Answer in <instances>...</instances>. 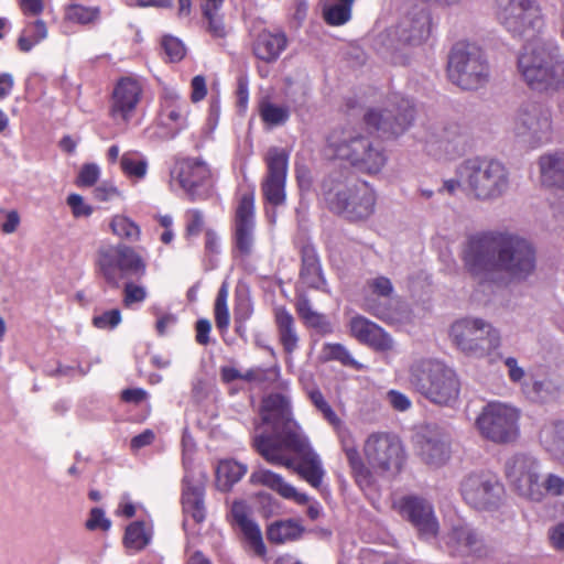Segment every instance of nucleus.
Returning <instances> with one entry per match:
<instances>
[{"instance_id":"nucleus-1","label":"nucleus","mask_w":564,"mask_h":564,"mask_svg":"<svg viewBox=\"0 0 564 564\" xmlns=\"http://www.w3.org/2000/svg\"><path fill=\"white\" fill-rule=\"evenodd\" d=\"M467 271L480 285L525 282L536 269L534 243L517 232L490 231L473 238L465 252Z\"/></svg>"},{"instance_id":"nucleus-2","label":"nucleus","mask_w":564,"mask_h":564,"mask_svg":"<svg viewBox=\"0 0 564 564\" xmlns=\"http://www.w3.org/2000/svg\"><path fill=\"white\" fill-rule=\"evenodd\" d=\"M253 445L268 463L292 469L312 487H321L325 476L322 460L300 426H291L281 444L261 434L254 437Z\"/></svg>"},{"instance_id":"nucleus-3","label":"nucleus","mask_w":564,"mask_h":564,"mask_svg":"<svg viewBox=\"0 0 564 564\" xmlns=\"http://www.w3.org/2000/svg\"><path fill=\"white\" fill-rule=\"evenodd\" d=\"M517 69L532 88L557 86L564 83V55L555 41L539 37L522 47Z\"/></svg>"},{"instance_id":"nucleus-4","label":"nucleus","mask_w":564,"mask_h":564,"mask_svg":"<svg viewBox=\"0 0 564 564\" xmlns=\"http://www.w3.org/2000/svg\"><path fill=\"white\" fill-rule=\"evenodd\" d=\"M326 154L368 174L379 173L387 162L380 144L355 129L333 131L327 139Z\"/></svg>"},{"instance_id":"nucleus-5","label":"nucleus","mask_w":564,"mask_h":564,"mask_svg":"<svg viewBox=\"0 0 564 564\" xmlns=\"http://www.w3.org/2000/svg\"><path fill=\"white\" fill-rule=\"evenodd\" d=\"M468 194L476 200L491 203L501 198L509 188V172L498 160L474 158L457 170Z\"/></svg>"},{"instance_id":"nucleus-6","label":"nucleus","mask_w":564,"mask_h":564,"mask_svg":"<svg viewBox=\"0 0 564 564\" xmlns=\"http://www.w3.org/2000/svg\"><path fill=\"white\" fill-rule=\"evenodd\" d=\"M323 191L330 208L350 220L367 219L375 212V191L364 181L330 175Z\"/></svg>"},{"instance_id":"nucleus-7","label":"nucleus","mask_w":564,"mask_h":564,"mask_svg":"<svg viewBox=\"0 0 564 564\" xmlns=\"http://www.w3.org/2000/svg\"><path fill=\"white\" fill-rule=\"evenodd\" d=\"M448 336L462 355L477 360L489 358L502 344L501 333L496 326L474 316L456 319Z\"/></svg>"},{"instance_id":"nucleus-8","label":"nucleus","mask_w":564,"mask_h":564,"mask_svg":"<svg viewBox=\"0 0 564 564\" xmlns=\"http://www.w3.org/2000/svg\"><path fill=\"white\" fill-rule=\"evenodd\" d=\"M410 384L426 399L436 404L447 405L459 393L455 371L440 360L416 361L410 369Z\"/></svg>"},{"instance_id":"nucleus-9","label":"nucleus","mask_w":564,"mask_h":564,"mask_svg":"<svg viewBox=\"0 0 564 564\" xmlns=\"http://www.w3.org/2000/svg\"><path fill=\"white\" fill-rule=\"evenodd\" d=\"M449 80L465 90H475L489 80V65L484 52L475 44L456 43L448 56Z\"/></svg>"},{"instance_id":"nucleus-10","label":"nucleus","mask_w":564,"mask_h":564,"mask_svg":"<svg viewBox=\"0 0 564 564\" xmlns=\"http://www.w3.org/2000/svg\"><path fill=\"white\" fill-rule=\"evenodd\" d=\"M521 412L512 404L492 401L487 403L476 419L479 434L495 444H512L520 436Z\"/></svg>"},{"instance_id":"nucleus-11","label":"nucleus","mask_w":564,"mask_h":564,"mask_svg":"<svg viewBox=\"0 0 564 564\" xmlns=\"http://www.w3.org/2000/svg\"><path fill=\"white\" fill-rule=\"evenodd\" d=\"M499 23L514 37H534L544 25L536 0H495Z\"/></svg>"},{"instance_id":"nucleus-12","label":"nucleus","mask_w":564,"mask_h":564,"mask_svg":"<svg viewBox=\"0 0 564 564\" xmlns=\"http://www.w3.org/2000/svg\"><path fill=\"white\" fill-rule=\"evenodd\" d=\"M97 268L106 283L119 288L127 278H141L145 273L142 258L123 243L102 247L98 250Z\"/></svg>"},{"instance_id":"nucleus-13","label":"nucleus","mask_w":564,"mask_h":564,"mask_svg":"<svg viewBox=\"0 0 564 564\" xmlns=\"http://www.w3.org/2000/svg\"><path fill=\"white\" fill-rule=\"evenodd\" d=\"M431 17L426 10H417L405 17L401 22L381 33L375 39V47L380 53H392L405 44H420L429 37Z\"/></svg>"},{"instance_id":"nucleus-14","label":"nucleus","mask_w":564,"mask_h":564,"mask_svg":"<svg viewBox=\"0 0 564 564\" xmlns=\"http://www.w3.org/2000/svg\"><path fill=\"white\" fill-rule=\"evenodd\" d=\"M513 131L531 148L546 143L552 132L550 109L538 101L522 102L514 115Z\"/></svg>"},{"instance_id":"nucleus-15","label":"nucleus","mask_w":564,"mask_h":564,"mask_svg":"<svg viewBox=\"0 0 564 564\" xmlns=\"http://www.w3.org/2000/svg\"><path fill=\"white\" fill-rule=\"evenodd\" d=\"M541 470L540 460L528 453H516L505 462V475L510 484L519 495L535 501L543 498Z\"/></svg>"},{"instance_id":"nucleus-16","label":"nucleus","mask_w":564,"mask_h":564,"mask_svg":"<svg viewBox=\"0 0 564 564\" xmlns=\"http://www.w3.org/2000/svg\"><path fill=\"white\" fill-rule=\"evenodd\" d=\"M308 398L311 402L314 404V406L323 415L324 420H326L337 433L343 445V449L346 454L347 460L357 480L359 482L368 481L369 469L362 463V459L359 455V452L350 434V431L347 429V426L340 420V417L335 413L330 404L326 401L323 393L318 389H313L308 391Z\"/></svg>"},{"instance_id":"nucleus-17","label":"nucleus","mask_w":564,"mask_h":564,"mask_svg":"<svg viewBox=\"0 0 564 564\" xmlns=\"http://www.w3.org/2000/svg\"><path fill=\"white\" fill-rule=\"evenodd\" d=\"M414 108L409 99L393 96L387 108H372L365 115L366 123L386 137L399 135L411 124Z\"/></svg>"},{"instance_id":"nucleus-18","label":"nucleus","mask_w":564,"mask_h":564,"mask_svg":"<svg viewBox=\"0 0 564 564\" xmlns=\"http://www.w3.org/2000/svg\"><path fill=\"white\" fill-rule=\"evenodd\" d=\"M171 176L192 200L206 199L212 195V172L200 159L187 158L178 161Z\"/></svg>"},{"instance_id":"nucleus-19","label":"nucleus","mask_w":564,"mask_h":564,"mask_svg":"<svg viewBox=\"0 0 564 564\" xmlns=\"http://www.w3.org/2000/svg\"><path fill=\"white\" fill-rule=\"evenodd\" d=\"M464 500L475 509L490 510L497 508L503 497V486L491 474H471L460 485Z\"/></svg>"},{"instance_id":"nucleus-20","label":"nucleus","mask_w":564,"mask_h":564,"mask_svg":"<svg viewBox=\"0 0 564 564\" xmlns=\"http://www.w3.org/2000/svg\"><path fill=\"white\" fill-rule=\"evenodd\" d=\"M364 453L369 466L380 473L399 469L401 465V443L390 434L373 433L369 435L365 442Z\"/></svg>"},{"instance_id":"nucleus-21","label":"nucleus","mask_w":564,"mask_h":564,"mask_svg":"<svg viewBox=\"0 0 564 564\" xmlns=\"http://www.w3.org/2000/svg\"><path fill=\"white\" fill-rule=\"evenodd\" d=\"M289 155L283 149L270 148L265 154L267 175L262 182V193L273 206L285 202V182Z\"/></svg>"},{"instance_id":"nucleus-22","label":"nucleus","mask_w":564,"mask_h":564,"mask_svg":"<svg viewBox=\"0 0 564 564\" xmlns=\"http://www.w3.org/2000/svg\"><path fill=\"white\" fill-rule=\"evenodd\" d=\"M399 510L403 518L412 523L420 536L431 540L438 533V521L434 514L433 506L420 497H405L399 503Z\"/></svg>"},{"instance_id":"nucleus-23","label":"nucleus","mask_w":564,"mask_h":564,"mask_svg":"<svg viewBox=\"0 0 564 564\" xmlns=\"http://www.w3.org/2000/svg\"><path fill=\"white\" fill-rule=\"evenodd\" d=\"M425 151L437 160H453L465 153L466 138L455 124L436 129L427 135Z\"/></svg>"},{"instance_id":"nucleus-24","label":"nucleus","mask_w":564,"mask_h":564,"mask_svg":"<svg viewBox=\"0 0 564 564\" xmlns=\"http://www.w3.org/2000/svg\"><path fill=\"white\" fill-rule=\"evenodd\" d=\"M261 415L264 423L272 425V430L278 437L273 442L278 444L282 443L283 435L291 426H299L291 419V398L284 393L268 395L263 400Z\"/></svg>"},{"instance_id":"nucleus-25","label":"nucleus","mask_w":564,"mask_h":564,"mask_svg":"<svg viewBox=\"0 0 564 564\" xmlns=\"http://www.w3.org/2000/svg\"><path fill=\"white\" fill-rule=\"evenodd\" d=\"M142 95L141 83L133 77L121 78L112 93L110 116L116 121H128L133 115Z\"/></svg>"},{"instance_id":"nucleus-26","label":"nucleus","mask_w":564,"mask_h":564,"mask_svg":"<svg viewBox=\"0 0 564 564\" xmlns=\"http://www.w3.org/2000/svg\"><path fill=\"white\" fill-rule=\"evenodd\" d=\"M254 200L252 194H245L236 209L235 238L236 247L242 256L252 252L254 238Z\"/></svg>"},{"instance_id":"nucleus-27","label":"nucleus","mask_w":564,"mask_h":564,"mask_svg":"<svg viewBox=\"0 0 564 564\" xmlns=\"http://www.w3.org/2000/svg\"><path fill=\"white\" fill-rule=\"evenodd\" d=\"M189 107L174 90L166 89L161 100L159 123L171 132V138L187 127Z\"/></svg>"},{"instance_id":"nucleus-28","label":"nucleus","mask_w":564,"mask_h":564,"mask_svg":"<svg viewBox=\"0 0 564 564\" xmlns=\"http://www.w3.org/2000/svg\"><path fill=\"white\" fill-rule=\"evenodd\" d=\"M452 553L460 556H485L489 547L481 534L468 525L455 527L447 536Z\"/></svg>"},{"instance_id":"nucleus-29","label":"nucleus","mask_w":564,"mask_h":564,"mask_svg":"<svg viewBox=\"0 0 564 564\" xmlns=\"http://www.w3.org/2000/svg\"><path fill=\"white\" fill-rule=\"evenodd\" d=\"M349 327L351 336L376 350L387 351L393 348L392 338L380 326L361 315L354 316Z\"/></svg>"},{"instance_id":"nucleus-30","label":"nucleus","mask_w":564,"mask_h":564,"mask_svg":"<svg viewBox=\"0 0 564 564\" xmlns=\"http://www.w3.org/2000/svg\"><path fill=\"white\" fill-rule=\"evenodd\" d=\"M183 511L185 514L184 527L189 524V520L195 523H202L206 518L204 505V482L200 479H192L188 475L183 480Z\"/></svg>"},{"instance_id":"nucleus-31","label":"nucleus","mask_w":564,"mask_h":564,"mask_svg":"<svg viewBox=\"0 0 564 564\" xmlns=\"http://www.w3.org/2000/svg\"><path fill=\"white\" fill-rule=\"evenodd\" d=\"M250 482L253 485H262L274 491L281 497L290 500H294L299 505H305L308 502V496L303 492H299L295 487L286 482L280 475L258 467L250 475Z\"/></svg>"},{"instance_id":"nucleus-32","label":"nucleus","mask_w":564,"mask_h":564,"mask_svg":"<svg viewBox=\"0 0 564 564\" xmlns=\"http://www.w3.org/2000/svg\"><path fill=\"white\" fill-rule=\"evenodd\" d=\"M541 446L556 460L564 463V419H552L539 431Z\"/></svg>"},{"instance_id":"nucleus-33","label":"nucleus","mask_w":564,"mask_h":564,"mask_svg":"<svg viewBox=\"0 0 564 564\" xmlns=\"http://www.w3.org/2000/svg\"><path fill=\"white\" fill-rule=\"evenodd\" d=\"M235 522L242 531L249 546L258 556H263L267 552L262 533L259 525L248 517L246 506L242 502H235L231 508Z\"/></svg>"},{"instance_id":"nucleus-34","label":"nucleus","mask_w":564,"mask_h":564,"mask_svg":"<svg viewBox=\"0 0 564 564\" xmlns=\"http://www.w3.org/2000/svg\"><path fill=\"white\" fill-rule=\"evenodd\" d=\"M539 170L540 182L543 186L564 188V152L540 156Z\"/></svg>"},{"instance_id":"nucleus-35","label":"nucleus","mask_w":564,"mask_h":564,"mask_svg":"<svg viewBox=\"0 0 564 564\" xmlns=\"http://www.w3.org/2000/svg\"><path fill=\"white\" fill-rule=\"evenodd\" d=\"M423 459L434 466L445 464L451 455V440L443 433H431L421 444Z\"/></svg>"},{"instance_id":"nucleus-36","label":"nucleus","mask_w":564,"mask_h":564,"mask_svg":"<svg viewBox=\"0 0 564 564\" xmlns=\"http://www.w3.org/2000/svg\"><path fill=\"white\" fill-rule=\"evenodd\" d=\"M274 319L279 340L284 351L288 355L293 354L297 349L300 341L294 317L285 307L279 306L274 308Z\"/></svg>"},{"instance_id":"nucleus-37","label":"nucleus","mask_w":564,"mask_h":564,"mask_svg":"<svg viewBox=\"0 0 564 564\" xmlns=\"http://www.w3.org/2000/svg\"><path fill=\"white\" fill-rule=\"evenodd\" d=\"M300 278L308 288L323 289L325 285V279L322 273L318 257L312 247H304L302 249V268Z\"/></svg>"},{"instance_id":"nucleus-38","label":"nucleus","mask_w":564,"mask_h":564,"mask_svg":"<svg viewBox=\"0 0 564 564\" xmlns=\"http://www.w3.org/2000/svg\"><path fill=\"white\" fill-rule=\"evenodd\" d=\"M285 46L286 37L283 33L262 32L254 43L253 52L258 58L272 62L279 57Z\"/></svg>"},{"instance_id":"nucleus-39","label":"nucleus","mask_w":564,"mask_h":564,"mask_svg":"<svg viewBox=\"0 0 564 564\" xmlns=\"http://www.w3.org/2000/svg\"><path fill=\"white\" fill-rule=\"evenodd\" d=\"M248 466L235 459H223L216 468V486L221 491H228L247 474Z\"/></svg>"},{"instance_id":"nucleus-40","label":"nucleus","mask_w":564,"mask_h":564,"mask_svg":"<svg viewBox=\"0 0 564 564\" xmlns=\"http://www.w3.org/2000/svg\"><path fill=\"white\" fill-rule=\"evenodd\" d=\"M304 527L300 521L285 519L271 523L267 529L268 540L275 544L295 541L302 536Z\"/></svg>"},{"instance_id":"nucleus-41","label":"nucleus","mask_w":564,"mask_h":564,"mask_svg":"<svg viewBox=\"0 0 564 564\" xmlns=\"http://www.w3.org/2000/svg\"><path fill=\"white\" fill-rule=\"evenodd\" d=\"M355 0H323V18L327 24L339 26L351 19Z\"/></svg>"},{"instance_id":"nucleus-42","label":"nucleus","mask_w":564,"mask_h":564,"mask_svg":"<svg viewBox=\"0 0 564 564\" xmlns=\"http://www.w3.org/2000/svg\"><path fill=\"white\" fill-rule=\"evenodd\" d=\"M560 387L552 379H533L523 386V394L533 402H546L557 397Z\"/></svg>"},{"instance_id":"nucleus-43","label":"nucleus","mask_w":564,"mask_h":564,"mask_svg":"<svg viewBox=\"0 0 564 564\" xmlns=\"http://www.w3.org/2000/svg\"><path fill=\"white\" fill-rule=\"evenodd\" d=\"M152 539V530L143 521H135L126 529L123 543L126 547L139 552L143 550Z\"/></svg>"},{"instance_id":"nucleus-44","label":"nucleus","mask_w":564,"mask_h":564,"mask_svg":"<svg viewBox=\"0 0 564 564\" xmlns=\"http://www.w3.org/2000/svg\"><path fill=\"white\" fill-rule=\"evenodd\" d=\"M47 28L43 20L29 23L22 31L18 45L22 52H30L32 47L47 37Z\"/></svg>"},{"instance_id":"nucleus-45","label":"nucleus","mask_w":564,"mask_h":564,"mask_svg":"<svg viewBox=\"0 0 564 564\" xmlns=\"http://www.w3.org/2000/svg\"><path fill=\"white\" fill-rule=\"evenodd\" d=\"M99 15V7H86L72 2L68 3L64 9L65 21L83 25L97 21Z\"/></svg>"},{"instance_id":"nucleus-46","label":"nucleus","mask_w":564,"mask_h":564,"mask_svg":"<svg viewBox=\"0 0 564 564\" xmlns=\"http://www.w3.org/2000/svg\"><path fill=\"white\" fill-rule=\"evenodd\" d=\"M110 229L113 235L130 241H137L140 238L139 226L124 215H115L110 221Z\"/></svg>"},{"instance_id":"nucleus-47","label":"nucleus","mask_w":564,"mask_h":564,"mask_svg":"<svg viewBox=\"0 0 564 564\" xmlns=\"http://www.w3.org/2000/svg\"><path fill=\"white\" fill-rule=\"evenodd\" d=\"M364 310L384 322L393 321L390 300L377 295H366L364 299Z\"/></svg>"},{"instance_id":"nucleus-48","label":"nucleus","mask_w":564,"mask_h":564,"mask_svg":"<svg viewBox=\"0 0 564 564\" xmlns=\"http://www.w3.org/2000/svg\"><path fill=\"white\" fill-rule=\"evenodd\" d=\"M260 116L267 124L280 126L286 122L290 111L288 107L264 100L260 104Z\"/></svg>"},{"instance_id":"nucleus-49","label":"nucleus","mask_w":564,"mask_h":564,"mask_svg":"<svg viewBox=\"0 0 564 564\" xmlns=\"http://www.w3.org/2000/svg\"><path fill=\"white\" fill-rule=\"evenodd\" d=\"M122 171L130 177L142 178L147 173V161L137 152H127L121 156Z\"/></svg>"},{"instance_id":"nucleus-50","label":"nucleus","mask_w":564,"mask_h":564,"mask_svg":"<svg viewBox=\"0 0 564 564\" xmlns=\"http://www.w3.org/2000/svg\"><path fill=\"white\" fill-rule=\"evenodd\" d=\"M323 352L327 359L340 361L344 366H349L355 369H361V365L356 361L350 352L340 344H326Z\"/></svg>"},{"instance_id":"nucleus-51","label":"nucleus","mask_w":564,"mask_h":564,"mask_svg":"<svg viewBox=\"0 0 564 564\" xmlns=\"http://www.w3.org/2000/svg\"><path fill=\"white\" fill-rule=\"evenodd\" d=\"M280 375V368L274 366L271 368L256 367L247 370L242 380L254 383H271L278 379Z\"/></svg>"},{"instance_id":"nucleus-52","label":"nucleus","mask_w":564,"mask_h":564,"mask_svg":"<svg viewBox=\"0 0 564 564\" xmlns=\"http://www.w3.org/2000/svg\"><path fill=\"white\" fill-rule=\"evenodd\" d=\"M503 364L507 369V376L509 380L512 383L519 386L523 392V386L529 383L531 377L528 376L525 369L519 365L518 359L514 357H507L503 360Z\"/></svg>"},{"instance_id":"nucleus-53","label":"nucleus","mask_w":564,"mask_h":564,"mask_svg":"<svg viewBox=\"0 0 564 564\" xmlns=\"http://www.w3.org/2000/svg\"><path fill=\"white\" fill-rule=\"evenodd\" d=\"M367 294L366 295H377L379 297L390 300L393 293V285L390 279L386 276H376L369 279L366 283Z\"/></svg>"},{"instance_id":"nucleus-54","label":"nucleus","mask_w":564,"mask_h":564,"mask_svg":"<svg viewBox=\"0 0 564 564\" xmlns=\"http://www.w3.org/2000/svg\"><path fill=\"white\" fill-rule=\"evenodd\" d=\"M162 46L171 62H178L185 56V46L177 37L164 36Z\"/></svg>"},{"instance_id":"nucleus-55","label":"nucleus","mask_w":564,"mask_h":564,"mask_svg":"<svg viewBox=\"0 0 564 564\" xmlns=\"http://www.w3.org/2000/svg\"><path fill=\"white\" fill-rule=\"evenodd\" d=\"M147 297V290L144 286L133 282H127L123 289V303L127 307L135 303H142Z\"/></svg>"},{"instance_id":"nucleus-56","label":"nucleus","mask_w":564,"mask_h":564,"mask_svg":"<svg viewBox=\"0 0 564 564\" xmlns=\"http://www.w3.org/2000/svg\"><path fill=\"white\" fill-rule=\"evenodd\" d=\"M100 176V169L95 163L84 164L78 174V185L93 186Z\"/></svg>"},{"instance_id":"nucleus-57","label":"nucleus","mask_w":564,"mask_h":564,"mask_svg":"<svg viewBox=\"0 0 564 564\" xmlns=\"http://www.w3.org/2000/svg\"><path fill=\"white\" fill-rule=\"evenodd\" d=\"M94 325L97 328L106 329V328H115L121 322V314L119 310H110L104 312L101 315L95 316Z\"/></svg>"},{"instance_id":"nucleus-58","label":"nucleus","mask_w":564,"mask_h":564,"mask_svg":"<svg viewBox=\"0 0 564 564\" xmlns=\"http://www.w3.org/2000/svg\"><path fill=\"white\" fill-rule=\"evenodd\" d=\"M541 485L543 488V496L545 494L556 497L564 495V478L558 475L549 474Z\"/></svg>"},{"instance_id":"nucleus-59","label":"nucleus","mask_w":564,"mask_h":564,"mask_svg":"<svg viewBox=\"0 0 564 564\" xmlns=\"http://www.w3.org/2000/svg\"><path fill=\"white\" fill-rule=\"evenodd\" d=\"M386 400L392 409L400 412L408 411L412 405L408 395L393 389L386 393Z\"/></svg>"},{"instance_id":"nucleus-60","label":"nucleus","mask_w":564,"mask_h":564,"mask_svg":"<svg viewBox=\"0 0 564 564\" xmlns=\"http://www.w3.org/2000/svg\"><path fill=\"white\" fill-rule=\"evenodd\" d=\"M111 527V521L105 517V512L99 508H94L90 511V517L86 522V528L88 530L101 529L104 531L109 530Z\"/></svg>"},{"instance_id":"nucleus-61","label":"nucleus","mask_w":564,"mask_h":564,"mask_svg":"<svg viewBox=\"0 0 564 564\" xmlns=\"http://www.w3.org/2000/svg\"><path fill=\"white\" fill-rule=\"evenodd\" d=\"M67 204L75 217H87L93 213V208L85 204L83 197L78 194H70Z\"/></svg>"},{"instance_id":"nucleus-62","label":"nucleus","mask_w":564,"mask_h":564,"mask_svg":"<svg viewBox=\"0 0 564 564\" xmlns=\"http://www.w3.org/2000/svg\"><path fill=\"white\" fill-rule=\"evenodd\" d=\"M204 226L203 214L198 209H191L186 213V231L191 236L198 235Z\"/></svg>"},{"instance_id":"nucleus-63","label":"nucleus","mask_w":564,"mask_h":564,"mask_svg":"<svg viewBox=\"0 0 564 564\" xmlns=\"http://www.w3.org/2000/svg\"><path fill=\"white\" fill-rule=\"evenodd\" d=\"M308 327L315 328L317 332L327 334L332 332V325L327 317L321 313H315L312 317L304 322Z\"/></svg>"},{"instance_id":"nucleus-64","label":"nucleus","mask_w":564,"mask_h":564,"mask_svg":"<svg viewBox=\"0 0 564 564\" xmlns=\"http://www.w3.org/2000/svg\"><path fill=\"white\" fill-rule=\"evenodd\" d=\"M549 539L554 549L564 551V522L558 523L549 530Z\"/></svg>"}]
</instances>
